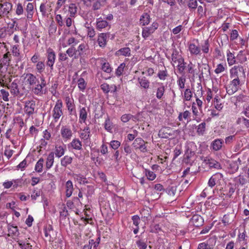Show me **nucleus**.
<instances>
[{
    "instance_id": "obj_54",
    "label": "nucleus",
    "mask_w": 249,
    "mask_h": 249,
    "mask_svg": "<svg viewBox=\"0 0 249 249\" xmlns=\"http://www.w3.org/2000/svg\"><path fill=\"white\" fill-rule=\"evenodd\" d=\"M45 67L44 63L42 61L37 62L36 65V70L39 73H41L44 71Z\"/></svg>"
},
{
    "instance_id": "obj_6",
    "label": "nucleus",
    "mask_w": 249,
    "mask_h": 249,
    "mask_svg": "<svg viewBox=\"0 0 249 249\" xmlns=\"http://www.w3.org/2000/svg\"><path fill=\"white\" fill-rule=\"evenodd\" d=\"M174 134V131L169 127L161 128L159 132V137L164 139H168L170 137H173Z\"/></svg>"
},
{
    "instance_id": "obj_5",
    "label": "nucleus",
    "mask_w": 249,
    "mask_h": 249,
    "mask_svg": "<svg viewBox=\"0 0 249 249\" xmlns=\"http://www.w3.org/2000/svg\"><path fill=\"white\" fill-rule=\"evenodd\" d=\"M36 103L35 101H28L25 102L24 110L25 113L30 116L35 113Z\"/></svg>"
},
{
    "instance_id": "obj_33",
    "label": "nucleus",
    "mask_w": 249,
    "mask_h": 249,
    "mask_svg": "<svg viewBox=\"0 0 249 249\" xmlns=\"http://www.w3.org/2000/svg\"><path fill=\"white\" fill-rule=\"evenodd\" d=\"M69 11L70 13V16L74 17L77 11V6L75 3L70 4L69 7Z\"/></svg>"
},
{
    "instance_id": "obj_8",
    "label": "nucleus",
    "mask_w": 249,
    "mask_h": 249,
    "mask_svg": "<svg viewBox=\"0 0 249 249\" xmlns=\"http://www.w3.org/2000/svg\"><path fill=\"white\" fill-rule=\"evenodd\" d=\"M132 145L136 149H139L142 152L147 151L145 142L141 138H136Z\"/></svg>"
},
{
    "instance_id": "obj_50",
    "label": "nucleus",
    "mask_w": 249,
    "mask_h": 249,
    "mask_svg": "<svg viewBox=\"0 0 249 249\" xmlns=\"http://www.w3.org/2000/svg\"><path fill=\"white\" fill-rule=\"evenodd\" d=\"M86 85L87 83L83 78H80L78 80V86L80 90H84L86 88Z\"/></svg>"
},
{
    "instance_id": "obj_52",
    "label": "nucleus",
    "mask_w": 249,
    "mask_h": 249,
    "mask_svg": "<svg viewBox=\"0 0 249 249\" xmlns=\"http://www.w3.org/2000/svg\"><path fill=\"white\" fill-rule=\"evenodd\" d=\"M94 0V1L93 2L92 6V9L94 11L99 10L102 6L101 2L99 0Z\"/></svg>"
},
{
    "instance_id": "obj_51",
    "label": "nucleus",
    "mask_w": 249,
    "mask_h": 249,
    "mask_svg": "<svg viewBox=\"0 0 249 249\" xmlns=\"http://www.w3.org/2000/svg\"><path fill=\"white\" fill-rule=\"evenodd\" d=\"M176 186H169L166 189V192L168 195L170 196H174L176 192Z\"/></svg>"
},
{
    "instance_id": "obj_32",
    "label": "nucleus",
    "mask_w": 249,
    "mask_h": 249,
    "mask_svg": "<svg viewBox=\"0 0 249 249\" xmlns=\"http://www.w3.org/2000/svg\"><path fill=\"white\" fill-rule=\"evenodd\" d=\"M66 53L68 54V55L71 57L74 56L75 58H78L77 56V51H76V48L74 47V45H72L71 47L69 48L66 51Z\"/></svg>"
},
{
    "instance_id": "obj_35",
    "label": "nucleus",
    "mask_w": 249,
    "mask_h": 249,
    "mask_svg": "<svg viewBox=\"0 0 249 249\" xmlns=\"http://www.w3.org/2000/svg\"><path fill=\"white\" fill-rule=\"evenodd\" d=\"M207 164H208L210 167L216 169H219L220 167V163L213 159L208 160L207 161Z\"/></svg>"
},
{
    "instance_id": "obj_43",
    "label": "nucleus",
    "mask_w": 249,
    "mask_h": 249,
    "mask_svg": "<svg viewBox=\"0 0 249 249\" xmlns=\"http://www.w3.org/2000/svg\"><path fill=\"white\" fill-rule=\"evenodd\" d=\"M165 91V87L162 86L157 89L156 97L158 99H161Z\"/></svg>"
},
{
    "instance_id": "obj_28",
    "label": "nucleus",
    "mask_w": 249,
    "mask_h": 249,
    "mask_svg": "<svg viewBox=\"0 0 249 249\" xmlns=\"http://www.w3.org/2000/svg\"><path fill=\"white\" fill-rule=\"evenodd\" d=\"M80 138L84 140H88L90 138V129L89 127H86L80 133Z\"/></svg>"
},
{
    "instance_id": "obj_60",
    "label": "nucleus",
    "mask_w": 249,
    "mask_h": 249,
    "mask_svg": "<svg viewBox=\"0 0 249 249\" xmlns=\"http://www.w3.org/2000/svg\"><path fill=\"white\" fill-rule=\"evenodd\" d=\"M192 97V93L190 89H187L184 91V99L186 101H190Z\"/></svg>"
},
{
    "instance_id": "obj_27",
    "label": "nucleus",
    "mask_w": 249,
    "mask_h": 249,
    "mask_svg": "<svg viewBox=\"0 0 249 249\" xmlns=\"http://www.w3.org/2000/svg\"><path fill=\"white\" fill-rule=\"evenodd\" d=\"M138 82L142 88L145 89H147L149 88L150 82L145 77L139 78Z\"/></svg>"
},
{
    "instance_id": "obj_34",
    "label": "nucleus",
    "mask_w": 249,
    "mask_h": 249,
    "mask_svg": "<svg viewBox=\"0 0 249 249\" xmlns=\"http://www.w3.org/2000/svg\"><path fill=\"white\" fill-rule=\"evenodd\" d=\"M227 61L228 62V64L230 65H232L234 64H235L236 60H235V57L234 55V54L231 53L230 51H228L227 54Z\"/></svg>"
},
{
    "instance_id": "obj_24",
    "label": "nucleus",
    "mask_w": 249,
    "mask_h": 249,
    "mask_svg": "<svg viewBox=\"0 0 249 249\" xmlns=\"http://www.w3.org/2000/svg\"><path fill=\"white\" fill-rule=\"evenodd\" d=\"M54 162V153L52 152L49 153L47 158L46 168L50 169L53 165Z\"/></svg>"
},
{
    "instance_id": "obj_53",
    "label": "nucleus",
    "mask_w": 249,
    "mask_h": 249,
    "mask_svg": "<svg viewBox=\"0 0 249 249\" xmlns=\"http://www.w3.org/2000/svg\"><path fill=\"white\" fill-rule=\"evenodd\" d=\"M145 175L147 177V178L150 180H153L156 178V174L153 172L150 171L148 170L145 169Z\"/></svg>"
},
{
    "instance_id": "obj_57",
    "label": "nucleus",
    "mask_w": 249,
    "mask_h": 249,
    "mask_svg": "<svg viewBox=\"0 0 249 249\" xmlns=\"http://www.w3.org/2000/svg\"><path fill=\"white\" fill-rule=\"evenodd\" d=\"M125 67V65L124 63L120 64L116 71V75L118 76H120L123 73Z\"/></svg>"
},
{
    "instance_id": "obj_20",
    "label": "nucleus",
    "mask_w": 249,
    "mask_h": 249,
    "mask_svg": "<svg viewBox=\"0 0 249 249\" xmlns=\"http://www.w3.org/2000/svg\"><path fill=\"white\" fill-rule=\"evenodd\" d=\"M66 196L67 197H70L73 192V187L71 180H68L66 183Z\"/></svg>"
},
{
    "instance_id": "obj_23",
    "label": "nucleus",
    "mask_w": 249,
    "mask_h": 249,
    "mask_svg": "<svg viewBox=\"0 0 249 249\" xmlns=\"http://www.w3.org/2000/svg\"><path fill=\"white\" fill-rule=\"evenodd\" d=\"M26 12L27 13V18L28 19H31L33 18L34 14V5L32 3H28L26 7Z\"/></svg>"
},
{
    "instance_id": "obj_26",
    "label": "nucleus",
    "mask_w": 249,
    "mask_h": 249,
    "mask_svg": "<svg viewBox=\"0 0 249 249\" xmlns=\"http://www.w3.org/2000/svg\"><path fill=\"white\" fill-rule=\"evenodd\" d=\"M150 17L147 13H144L140 18V22L142 25L144 26L147 25L150 22Z\"/></svg>"
},
{
    "instance_id": "obj_39",
    "label": "nucleus",
    "mask_w": 249,
    "mask_h": 249,
    "mask_svg": "<svg viewBox=\"0 0 249 249\" xmlns=\"http://www.w3.org/2000/svg\"><path fill=\"white\" fill-rule=\"evenodd\" d=\"M117 53L118 54L120 53V54L124 56H129L130 55V49L128 47L121 48L117 51Z\"/></svg>"
},
{
    "instance_id": "obj_64",
    "label": "nucleus",
    "mask_w": 249,
    "mask_h": 249,
    "mask_svg": "<svg viewBox=\"0 0 249 249\" xmlns=\"http://www.w3.org/2000/svg\"><path fill=\"white\" fill-rule=\"evenodd\" d=\"M190 8L196 9L197 6V2L196 0H190L188 4Z\"/></svg>"
},
{
    "instance_id": "obj_56",
    "label": "nucleus",
    "mask_w": 249,
    "mask_h": 249,
    "mask_svg": "<svg viewBox=\"0 0 249 249\" xmlns=\"http://www.w3.org/2000/svg\"><path fill=\"white\" fill-rule=\"evenodd\" d=\"M56 26L53 21L49 27V33L50 35L54 34L56 31Z\"/></svg>"
},
{
    "instance_id": "obj_61",
    "label": "nucleus",
    "mask_w": 249,
    "mask_h": 249,
    "mask_svg": "<svg viewBox=\"0 0 249 249\" xmlns=\"http://www.w3.org/2000/svg\"><path fill=\"white\" fill-rule=\"evenodd\" d=\"M36 86L33 89V91L36 95H39L41 93H42V88L41 86L39 85L38 83Z\"/></svg>"
},
{
    "instance_id": "obj_18",
    "label": "nucleus",
    "mask_w": 249,
    "mask_h": 249,
    "mask_svg": "<svg viewBox=\"0 0 249 249\" xmlns=\"http://www.w3.org/2000/svg\"><path fill=\"white\" fill-rule=\"evenodd\" d=\"M195 157V153L191 150H188L185 154L184 162L190 164L193 162Z\"/></svg>"
},
{
    "instance_id": "obj_22",
    "label": "nucleus",
    "mask_w": 249,
    "mask_h": 249,
    "mask_svg": "<svg viewBox=\"0 0 249 249\" xmlns=\"http://www.w3.org/2000/svg\"><path fill=\"white\" fill-rule=\"evenodd\" d=\"M107 34L101 33L98 36V42L99 46L104 47L107 44Z\"/></svg>"
},
{
    "instance_id": "obj_1",
    "label": "nucleus",
    "mask_w": 249,
    "mask_h": 249,
    "mask_svg": "<svg viewBox=\"0 0 249 249\" xmlns=\"http://www.w3.org/2000/svg\"><path fill=\"white\" fill-rule=\"evenodd\" d=\"M231 78L241 79L245 78V73L243 67L241 65H235L230 70Z\"/></svg>"
},
{
    "instance_id": "obj_31",
    "label": "nucleus",
    "mask_w": 249,
    "mask_h": 249,
    "mask_svg": "<svg viewBox=\"0 0 249 249\" xmlns=\"http://www.w3.org/2000/svg\"><path fill=\"white\" fill-rule=\"evenodd\" d=\"M71 145L75 150H80L82 149V143L78 139H74L71 142Z\"/></svg>"
},
{
    "instance_id": "obj_4",
    "label": "nucleus",
    "mask_w": 249,
    "mask_h": 249,
    "mask_svg": "<svg viewBox=\"0 0 249 249\" xmlns=\"http://www.w3.org/2000/svg\"><path fill=\"white\" fill-rule=\"evenodd\" d=\"M47 61L46 63L47 66L51 68V70H53V66L55 60V54L54 52L52 50L49 49L47 51Z\"/></svg>"
},
{
    "instance_id": "obj_36",
    "label": "nucleus",
    "mask_w": 249,
    "mask_h": 249,
    "mask_svg": "<svg viewBox=\"0 0 249 249\" xmlns=\"http://www.w3.org/2000/svg\"><path fill=\"white\" fill-rule=\"evenodd\" d=\"M154 32L153 30L150 27H144L143 28L142 32V36L144 38H147L152 33Z\"/></svg>"
},
{
    "instance_id": "obj_12",
    "label": "nucleus",
    "mask_w": 249,
    "mask_h": 249,
    "mask_svg": "<svg viewBox=\"0 0 249 249\" xmlns=\"http://www.w3.org/2000/svg\"><path fill=\"white\" fill-rule=\"evenodd\" d=\"M222 174L219 173L213 175L209 180L208 183V186L213 188L215 186L218 181L222 178Z\"/></svg>"
},
{
    "instance_id": "obj_46",
    "label": "nucleus",
    "mask_w": 249,
    "mask_h": 249,
    "mask_svg": "<svg viewBox=\"0 0 249 249\" xmlns=\"http://www.w3.org/2000/svg\"><path fill=\"white\" fill-rule=\"evenodd\" d=\"M209 42L208 39L205 40L204 43L201 45V50L204 53H208L209 52Z\"/></svg>"
},
{
    "instance_id": "obj_2",
    "label": "nucleus",
    "mask_w": 249,
    "mask_h": 249,
    "mask_svg": "<svg viewBox=\"0 0 249 249\" xmlns=\"http://www.w3.org/2000/svg\"><path fill=\"white\" fill-rule=\"evenodd\" d=\"M63 104L61 100H58L53 110V117L55 122H57L60 117L63 115Z\"/></svg>"
},
{
    "instance_id": "obj_42",
    "label": "nucleus",
    "mask_w": 249,
    "mask_h": 249,
    "mask_svg": "<svg viewBox=\"0 0 249 249\" xmlns=\"http://www.w3.org/2000/svg\"><path fill=\"white\" fill-rule=\"evenodd\" d=\"M74 178L80 184H85V183H88V181L86 180V178L82 175L75 174L74 175Z\"/></svg>"
},
{
    "instance_id": "obj_30",
    "label": "nucleus",
    "mask_w": 249,
    "mask_h": 249,
    "mask_svg": "<svg viewBox=\"0 0 249 249\" xmlns=\"http://www.w3.org/2000/svg\"><path fill=\"white\" fill-rule=\"evenodd\" d=\"M72 161V158L68 155L65 156L61 160V165L66 167L68 165L71 163Z\"/></svg>"
},
{
    "instance_id": "obj_37",
    "label": "nucleus",
    "mask_w": 249,
    "mask_h": 249,
    "mask_svg": "<svg viewBox=\"0 0 249 249\" xmlns=\"http://www.w3.org/2000/svg\"><path fill=\"white\" fill-rule=\"evenodd\" d=\"M104 125L105 129L109 132H110L113 129V123L110 121L108 117L106 119Z\"/></svg>"
},
{
    "instance_id": "obj_29",
    "label": "nucleus",
    "mask_w": 249,
    "mask_h": 249,
    "mask_svg": "<svg viewBox=\"0 0 249 249\" xmlns=\"http://www.w3.org/2000/svg\"><path fill=\"white\" fill-rule=\"evenodd\" d=\"M108 22L105 20L102 19L101 18H99L97 19L96 26L97 28L99 30L106 28L108 26Z\"/></svg>"
},
{
    "instance_id": "obj_49",
    "label": "nucleus",
    "mask_w": 249,
    "mask_h": 249,
    "mask_svg": "<svg viewBox=\"0 0 249 249\" xmlns=\"http://www.w3.org/2000/svg\"><path fill=\"white\" fill-rule=\"evenodd\" d=\"M168 76L167 70L165 68L164 70L160 71L158 73V77L162 80H164Z\"/></svg>"
},
{
    "instance_id": "obj_10",
    "label": "nucleus",
    "mask_w": 249,
    "mask_h": 249,
    "mask_svg": "<svg viewBox=\"0 0 249 249\" xmlns=\"http://www.w3.org/2000/svg\"><path fill=\"white\" fill-rule=\"evenodd\" d=\"M241 160L238 158L237 160L231 161L229 163L228 169L231 174H233L237 171L239 165L241 164Z\"/></svg>"
},
{
    "instance_id": "obj_59",
    "label": "nucleus",
    "mask_w": 249,
    "mask_h": 249,
    "mask_svg": "<svg viewBox=\"0 0 249 249\" xmlns=\"http://www.w3.org/2000/svg\"><path fill=\"white\" fill-rule=\"evenodd\" d=\"M132 118H134L135 119H136V118L134 117V116L131 114H124L122 115V116L121 117V120L124 123H126L128 122Z\"/></svg>"
},
{
    "instance_id": "obj_48",
    "label": "nucleus",
    "mask_w": 249,
    "mask_h": 249,
    "mask_svg": "<svg viewBox=\"0 0 249 249\" xmlns=\"http://www.w3.org/2000/svg\"><path fill=\"white\" fill-rule=\"evenodd\" d=\"M206 123L203 122L199 124L197 127V132L199 135H203L205 131Z\"/></svg>"
},
{
    "instance_id": "obj_38",
    "label": "nucleus",
    "mask_w": 249,
    "mask_h": 249,
    "mask_svg": "<svg viewBox=\"0 0 249 249\" xmlns=\"http://www.w3.org/2000/svg\"><path fill=\"white\" fill-rule=\"evenodd\" d=\"M44 162V160L42 158H40L38 161L36 162L35 170L36 171L40 173L42 170L43 164Z\"/></svg>"
},
{
    "instance_id": "obj_58",
    "label": "nucleus",
    "mask_w": 249,
    "mask_h": 249,
    "mask_svg": "<svg viewBox=\"0 0 249 249\" xmlns=\"http://www.w3.org/2000/svg\"><path fill=\"white\" fill-rule=\"evenodd\" d=\"M39 10L42 14V17H45L47 15V8L45 3H42L39 7Z\"/></svg>"
},
{
    "instance_id": "obj_44",
    "label": "nucleus",
    "mask_w": 249,
    "mask_h": 249,
    "mask_svg": "<svg viewBox=\"0 0 249 249\" xmlns=\"http://www.w3.org/2000/svg\"><path fill=\"white\" fill-rule=\"evenodd\" d=\"M136 243L139 249H146L147 247L146 242L144 240L140 239L137 240Z\"/></svg>"
},
{
    "instance_id": "obj_9",
    "label": "nucleus",
    "mask_w": 249,
    "mask_h": 249,
    "mask_svg": "<svg viewBox=\"0 0 249 249\" xmlns=\"http://www.w3.org/2000/svg\"><path fill=\"white\" fill-rule=\"evenodd\" d=\"M204 220L203 218L198 214H195L191 218L190 223L196 227H199L203 225Z\"/></svg>"
},
{
    "instance_id": "obj_19",
    "label": "nucleus",
    "mask_w": 249,
    "mask_h": 249,
    "mask_svg": "<svg viewBox=\"0 0 249 249\" xmlns=\"http://www.w3.org/2000/svg\"><path fill=\"white\" fill-rule=\"evenodd\" d=\"M8 235L18 236L19 234L18 229L17 226H14L13 225L9 224L8 226Z\"/></svg>"
},
{
    "instance_id": "obj_13",
    "label": "nucleus",
    "mask_w": 249,
    "mask_h": 249,
    "mask_svg": "<svg viewBox=\"0 0 249 249\" xmlns=\"http://www.w3.org/2000/svg\"><path fill=\"white\" fill-rule=\"evenodd\" d=\"M45 236L50 242L54 240V233L53 227L49 225L44 229Z\"/></svg>"
},
{
    "instance_id": "obj_14",
    "label": "nucleus",
    "mask_w": 249,
    "mask_h": 249,
    "mask_svg": "<svg viewBox=\"0 0 249 249\" xmlns=\"http://www.w3.org/2000/svg\"><path fill=\"white\" fill-rule=\"evenodd\" d=\"M25 78L26 79V82L30 86H33L37 83H39L36 77L31 73H27Z\"/></svg>"
},
{
    "instance_id": "obj_62",
    "label": "nucleus",
    "mask_w": 249,
    "mask_h": 249,
    "mask_svg": "<svg viewBox=\"0 0 249 249\" xmlns=\"http://www.w3.org/2000/svg\"><path fill=\"white\" fill-rule=\"evenodd\" d=\"M0 93L2 95V97L3 100L4 101H6V102L8 101H9L8 96L9 95V92L8 91H6L5 90H4V89H1L0 90Z\"/></svg>"
},
{
    "instance_id": "obj_63",
    "label": "nucleus",
    "mask_w": 249,
    "mask_h": 249,
    "mask_svg": "<svg viewBox=\"0 0 249 249\" xmlns=\"http://www.w3.org/2000/svg\"><path fill=\"white\" fill-rule=\"evenodd\" d=\"M23 8L22 4L20 3H18L17 6V9L16 10V13L18 15H20L23 13Z\"/></svg>"
},
{
    "instance_id": "obj_7",
    "label": "nucleus",
    "mask_w": 249,
    "mask_h": 249,
    "mask_svg": "<svg viewBox=\"0 0 249 249\" xmlns=\"http://www.w3.org/2000/svg\"><path fill=\"white\" fill-rule=\"evenodd\" d=\"M12 5L10 2L0 3V17H3L8 15L12 10Z\"/></svg>"
},
{
    "instance_id": "obj_15",
    "label": "nucleus",
    "mask_w": 249,
    "mask_h": 249,
    "mask_svg": "<svg viewBox=\"0 0 249 249\" xmlns=\"http://www.w3.org/2000/svg\"><path fill=\"white\" fill-rule=\"evenodd\" d=\"M223 142L224 141L222 139H215L212 142L211 147L214 151H218L221 149Z\"/></svg>"
},
{
    "instance_id": "obj_45",
    "label": "nucleus",
    "mask_w": 249,
    "mask_h": 249,
    "mask_svg": "<svg viewBox=\"0 0 249 249\" xmlns=\"http://www.w3.org/2000/svg\"><path fill=\"white\" fill-rule=\"evenodd\" d=\"M172 60L175 63H177V61L182 56L179 54L178 51L176 50H174L172 53Z\"/></svg>"
},
{
    "instance_id": "obj_25",
    "label": "nucleus",
    "mask_w": 249,
    "mask_h": 249,
    "mask_svg": "<svg viewBox=\"0 0 249 249\" xmlns=\"http://www.w3.org/2000/svg\"><path fill=\"white\" fill-rule=\"evenodd\" d=\"M65 148L62 146L56 145L55 146L54 154L57 158H60L64 155Z\"/></svg>"
},
{
    "instance_id": "obj_41",
    "label": "nucleus",
    "mask_w": 249,
    "mask_h": 249,
    "mask_svg": "<svg viewBox=\"0 0 249 249\" xmlns=\"http://www.w3.org/2000/svg\"><path fill=\"white\" fill-rule=\"evenodd\" d=\"M86 45L84 43L81 44L79 46L78 49L76 50V51H77V56L78 57L79 56H81V55H83L84 54H85V52H86Z\"/></svg>"
},
{
    "instance_id": "obj_11",
    "label": "nucleus",
    "mask_w": 249,
    "mask_h": 249,
    "mask_svg": "<svg viewBox=\"0 0 249 249\" xmlns=\"http://www.w3.org/2000/svg\"><path fill=\"white\" fill-rule=\"evenodd\" d=\"M60 132L63 139L66 140H70L72 135L71 129L67 126L62 127Z\"/></svg>"
},
{
    "instance_id": "obj_16",
    "label": "nucleus",
    "mask_w": 249,
    "mask_h": 249,
    "mask_svg": "<svg viewBox=\"0 0 249 249\" xmlns=\"http://www.w3.org/2000/svg\"><path fill=\"white\" fill-rule=\"evenodd\" d=\"M11 92L15 96H18L19 97H22L23 94L20 92L18 84L15 82H12L10 86Z\"/></svg>"
},
{
    "instance_id": "obj_21",
    "label": "nucleus",
    "mask_w": 249,
    "mask_h": 249,
    "mask_svg": "<svg viewBox=\"0 0 249 249\" xmlns=\"http://www.w3.org/2000/svg\"><path fill=\"white\" fill-rule=\"evenodd\" d=\"M189 50L191 54L197 55L200 54V48L194 43L190 44Z\"/></svg>"
},
{
    "instance_id": "obj_40",
    "label": "nucleus",
    "mask_w": 249,
    "mask_h": 249,
    "mask_svg": "<svg viewBox=\"0 0 249 249\" xmlns=\"http://www.w3.org/2000/svg\"><path fill=\"white\" fill-rule=\"evenodd\" d=\"M66 105L67 107H68V109L70 113V114L71 113V112L74 110V104L71 101V99L69 97H67L66 99Z\"/></svg>"
},
{
    "instance_id": "obj_55",
    "label": "nucleus",
    "mask_w": 249,
    "mask_h": 249,
    "mask_svg": "<svg viewBox=\"0 0 249 249\" xmlns=\"http://www.w3.org/2000/svg\"><path fill=\"white\" fill-rule=\"evenodd\" d=\"M102 70L107 73H109L111 71V68L108 63L104 62L102 66Z\"/></svg>"
},
{
    "instance_id": "obj_3",
    "label": "nucleus",
    "mask_w": 249,
    "mask_h": 249,
    "mask_svg": "<svg viewBox=\"0 0 249 249\" xmlns=\"http://www.w3.org/2000/svg\"><path fill=\"white\" fill-rule=\"evenodd\" d=\"M232 80L230 85L226 88L227 92L229 95H232L238 89V86L241 84V79L231 78Z\"/></svg>"
},
{
    "instance_id": "obj_17",
    "label": "nucleus",
    "mask_w": 249,
    "mask_h": 249,
    "mask_svg": "<svg viewBox=\"0 0 249 249\" xmlns=\"http://www.w3.org/2000/svg\"><path fill=\"white\" fill-rule=\"evenodd\" d=\"M88 117L87 109L85 107H80L79 110V123H85L87 120Z\"/></svg>"
},
{
    "instance_id": "obj_47",
    "label": "nucleus",
    "mask_w": 249,
    "mask_h": 249,
    "mask_svg": "<svg viewBox=\"0 0 249 249\" xmlns=\"http://www.w3.org/2000/svg\"><path fill=\"white\" fill-rule=\"evenodd\" d=\"M18 245L22 249H32V246L29 243H25L22 241H17Z\"/></svg>"
}]
</instances>
